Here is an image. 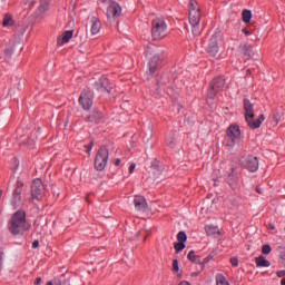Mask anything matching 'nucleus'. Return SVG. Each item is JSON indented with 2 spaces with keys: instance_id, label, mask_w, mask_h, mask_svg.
Wrapping results in <instances>:
<instances>
[{
  "instance_id": "obj_1",
  "label": "nucleus",
  "mask_w": 285,
  "mask_h": 285,
  "mask_svg": "<svg viewBox=\"0 0 285 285\" xmlns=\"http://www.w3.org/2000/svg\"><path fill=\"white\" fill-rule=\"evenodd\" d=\"M8 230L14 237L23 235L26 230H30V223L26 219V210L18 209L8 222Z\"/></svg>"
},
{
  "instance_id": "obj_2",
  "label": "nucleus",
  "mask_w": 285,
  "mask_h": 285,
  "mask_svg": "<svg viewBox=\"0 0 285 285\" xmlns=\"http://www.w3.org/2000/svg\"><path fill=\"white\" fill-rule=\"evenodd\" d=\"M188 19L191 26V32L194 37H199L202 35V29H199V23L202 21V9L197 0H189L188 2Z\"/></svg>"
},
{
  "instance_id": "obj_3",
  "label": "nucleus",
  "mask_w": 285,
  "mask_h": 285,
  "mask_svg": "<svg viewBox=\"0 0 285 285\" xmlns=\"http://www.w3.org/2000/svg\"><path fill=\"white\" fill-rule=\"evenodd\" d=\"M146 57L149 59V75H155L164 61V50L157 47H149L146 50Z\"/></svg>"
},
{
  "instance_id": "obj_4",
  "label": "nucleus",
  "mask_w": 285,
  "mask_h": 285,
  "mask_svg": "<svg viewBox=\"0 0 285 285\" xmlns=\"http://www.w3.org/2000/svg\"><path fill=\"white\" fill-rule=\"evenodd\" d=\"M244 110H245V120L247 121V125L252 130H257V128H261L262 122L264 119V115H261L256 120H255V109L253 107V104L248 99H244Z\"/></svg>"
},
{
  "instance_id": "obj_5",
  "label": "nucleus",
  "mask_w": 285,
  "mask_h": 285,
  "mask_svg": "<svg viewBox=\"0 0 285 285\" xmlns=\"http://www.w3.org/2000/svg\"><path fill=\"white\" fill-rule=\"evenodd\" d=\"M151 37L155 41H161L168 37V24L164 17H157L151 21Z\"/></svg>"
},
{
  "instance_id": "obj_6",
  "label": "nucleus",
  "mask_w": 285,
  "mask_h": 285,
  "mask_svg": "<svg viewBox=\"0 0 285 285\" xmlns=\"http://www.w3.org/2000/svg\"><path fill=\"white\" fill-rule=\"evenodd\" d=\"M242 139V129L238 125H230L226 130L225 146L230 150Z\"/></svg>"
},
{
  "instance_id": "obj_7",
  "label": "nucleus",
  "mask_w": 285,
  "mask_h": 285,
  "mask_svg": "<svg viewBox=\"0 0 285 285\" xmlns=\"http://www.w3.org/2000/svg\"><path fill=\"white\" fill-rule=\"evenodd\" d=\"M104 3L106 6V16L108 21H117V19L121 17V6L114 0H104Z\"/></svg>"
},
{
  "instance_id": "obj_8",
  "label": "nucleus",
  "mask_w": 285,
  "mask_h": 285,
  "mask_svg": "<svg viewBox=\"0 0 285 285\" xmlns=\"http://www.w3.org/2000/svg\"><path fill=\"white\" fill-rule=\"evenodd\" d=\"M224 86H226V79L224 77L215 78L209 85L207 97L209 99H215V97H217V92H222V90H224Z\"/></svg>"
},
{
  "instance_id": "obj_9",
  "label": "nucleus",
  "mask_w": 285,
  "mask_h": 285,
  "mask_svg": "<svg viewBox=\"0 0 285 285\" xmlns=\"http://www.w3.org/2000/svg\"><path fill=\"white\" fill-rule=\"evenodd\" d=\"M108 155L109 151L106 147L99 149L96 159H95V168L97 170H104L108 165Z\"/></svg>"
},
{
  "instance_id": "obj_10",
  "label": "nucleus",
  "mask_w": 285,
  "mask_h": 285,
  "mask_svg": "<svg viewBox=\"0 0 285 285\" xmlns=\"http://www.w3.org/2000/svg\"><path fill=\"white\" fill-rule=\"evenodd\" d=\"M43 199V183L37 178L31 185V202H41Z\"/></svg>"
},
{
  "instance_id": "obj_11",
  "label": "nucleus",
  "mask_w": 285,
  "mask_h": 285,
  "mask_svg": "<svg viewBox=\"0 0 285 285\" xmlns=\"http://www.w3.org/2000/svg\"><path fill=\"white\" fill-rule=\"evenodd\" d=\"M87 30L91 32L92 36L99 35L101 32V20L95 14H89L87 18Z\"/></svg>"
},
{
  "instance_id": "obj_12",
  "label": "nucleus",
  "mask_w": 285,
  "mask_h": 285,
  "mask_svg": "<svg viewBox=\"0 0 285 285\" xmlns=\"http://www.w3.org/2000/svg\"><path fill=\"white\" fill-rule=\"evenodd\" d=\"M243 167L249 173H257L259 170V159L255 156H247L243 159Z\"/></svg>"
},
{
  "instance_id": "obj_13",
  "label": "nucleus",
  "mask_w": 285,
  "mask_h": 285,
  "mask_svg": "<svg viewBox=\"0 0 285 285\" xmlns=\"http://www.w3.org/2000/svg\"><path fill=\"white\" fill-rule=\"evenodd\" d=\"M12 55H14V42L9 41L2 49L0 53V59L1 61H4L6 63H8V61L12 59Z\"/></svg>"
},
{
  "instance_id": "obj_14",
  "label": "nucleus",
  "mask_w": 285,
  "mask_h": 285,
  "mask_svg": "<svg viewBox=\"0 0 285 285\" xmlns=\"http://www.w3.org/2000/svg\"><path fill=\"white\" fill-rule=\"evenodd\" d=\"M21 193H23V183L18 184L12 193L11 205L13 208L21 206Z\"/></svg>"
},
{
  "instance_id": "obj_15",
  "label": "nucleus",
  "mask_w": 285,
  "mask_h": 285,
  "mask_svg": "<svg viewBox=\"0 0 285 285\" xmlns=\"http://www.w3.org/2000/svg\"><path fill=\"white\" fill-rule=\"evenodd\" d=\"M79 104L83 110H90L92 108V95L88 91H82L79 97Z\"/></svg>"
},
{
  "instance_id": "obj_16",
  "label": "nucleus",
  "mask_w": 285,
  "mask_h": 285,
  "mask_svg": "<svg viewBox=\"0 0 285 285\" xmlns=\"http://www.w3.org/2000/svg\"><path fill=\"white\" fill-rule=\"evenodd\" d=\"M50 1L51 0H40V4L35 12L36 19H43L46 17V12L50 10Z\"/></svg>"
},
{
  "instance_id": "obj_17",
  "label": "nucleus",
  "mask_w": 285,
  "mask_h": 285,
  "mask_svg": "<svg viewBox=\"0 0 285 285\" xmlns=\"http://www.w3.org/2000/svg\"><path fill=\"white\" fill-rule=\"evenodd\" d=\"M96 89L99 90V92H108L110 95L112 87H110V81L108 78L102 77L95 83Z\"/></svg>"
},
{
  "instance_id": "obj_18",
  "label": "nucleus",
  "mask_w": 285,
  "mask_h": 285,
  "mask_svg": "<svg viewBox=\"0 0 285 285\" xmlns=\"http://www.w3.org/2000/svg\"><path fill=\"white\" fill-rule=\"evenodd\" d=\"M134 206L138 213H146L148 210V203L144 196H135Z\"/></svg>"
},
{
  "instance_id": "obj_19",
  "label": "nucleus",
  "mask_w": 285,
  "mask_h": 285,
  "mask_svg": "<svg viewBox=\"0 0 285 285\" xmlns=\"http://www.w3.org/2000/svg\"><path fill=\"white\" fill-rule=\"evenodd\" d=\"M207 52L210 57H217L219 52V45L217 43V36H213L207 48Z\"/></svg>"
},
{
  "instance_id": "obj_20",
  "label": "nucleus",
  "mask_w": 285,
  "mask_h": 285,
  "mask_svg": "<svg viewBox=\"0 0 285 285\" xmlns=\"http://www.w3.org/2000/svg\"><path fill=\"white\" fill-rule=\"evenodd\" d=\"M71 39H72V30H68L58 37L57 43L59 46H66V43H68V41H70Z\"/></svg>"
},
{
  "instance_id": "obj_21",
  "label": "nucleus",
  "mask_w": 285,
  "mask_h": 285,
  "mask_svg": "<svg viewBox=\"0 0 285 285\" xmlns=\"http://www.w3.org/2000/svg\"><path fill=\"white\" fill-rule=\"evenodd\" d=\"M239 50L243 53L244 59H250V52L253 50V47L250 45L243 43L239 46Z\"/></svg>"
},
{
  "instance_id": "obj_22",
  "label": "nucleus",
  "mask_w": 285,
  "mask_h": 285,
  "mask_svg": "<svg viewBox=\"0 0 285 285\" xmlns=\"http://www.w3.org/2000/svg\"><path fill=\"white\" fill-rule=\"evenodd\" d=\"M89 121H95L96 124H101L104 121V114L99 110H94L89 116Z\"/></svg>"
},
{
  "instance_id": "obj_23",
  "label": "nucleus",
  "mask_w": 285,
  "mask_h": 285,
  "mask_svg": "<svg viewBox=\"0 0 285 285\" xmlns=\"http://www.w3.org/2000/svg\"><path fill=\"white\" fill-rule=\"evenodd\" d=\"M256 266L257 268H268V266H271V262L264 256H258L256 257Z\"/></svg>"
},
{
  "instance_id": "obj_24",
  "label": "nucleus",
  "mask_w": 285,
  "mask_h": 285,
  "mask_svg": "<svg viewBox=\"0 0 285 285\" xmlns=\"http://www.w3.org/2000/svg\"><path fill=\"white\" fill-rule=\"evenodd\" d=\"M187 259H189V262H193V264H202V256H197L195 254V250H190L188 253Z\"/></svg>"
},
{
  "instance_id": "obj_25",
  "label": "nucleus",
  "mask_w": 285,
  "mask_h": 285,
  "mask_svg": "<svg viewBox=\"0 0 285 285\" xmlns=\"http://www.w3.org/2000/svg\"><path fill=\"white\" fill-rule=\"evenodd\" d=\"M3 28H9V26H14V20L12 19V16L9 13L4 14L3 21H2Z\"/></svg>"
},
{
  "instance_id": "obj_26",
  "label": "nucleus",
  "mask_w": 285,
  "mask_h": 285,
  "mask_svg": "<svg viewBox=\"0 0 285 285\" xmlns=\"http://www.w3.org/2000/svg\"><path fill=\"white\" fill-rule=\"evenodd\" d=\"M216 285H230L228 281L226 279V276L223 274L216 275Z\"/></svg>"
},
{
  "instance_id": "obj_27",
  "label": "nucleus",
  "mask_w": 285,
  "mask_h": 285,
  "mask_svg": "<svg viewBox=\"0 0 285 285\" xmlns=\"http://www.w3.org/2000/svg\"><path fill=\"white\" fill-rule=\"evenodd\" d=\"M250 19H253V12L250 10H243V21L244 23H250Z\"/></svg>"
},
{
  "instance_id": "obj_28",
  "label": "nucleus",
  "mask_w": 285,
  "mask_h": 285,
  "mask_svg": "<svg viewBox=\"0 0 285 285\" xmlns=\"http://www.w3.org/2000/svg\"><path fill=\"white\" fill-rule=\"evenodd\" d=\"M166 144L173 148L175 146V132H169L165 139Z\"/></svg>"
},
{
  "instance_id": "obj_29",
  "label": "nucleus",
  "mask_w": 285,
  "mask_h": 285,
  "mask_svg": "<svg viewBox=\"0 0 285 285\" xmlns=\"http://www.w3.org/2000/svg\"><path fill=\"white\" fill-rule=\"evenodd\" d=\"M177 239L179 243L186 244V240L188 239L186 232H179L177 235Z\"/></svg>"
},
{
  "instance_id": "obj_30",
  "label": "nucleus",
  "mask_w": 285,
  "mask_h": 285,
  "mask_svg": "<svg viewBox=\"0 0 285 285\" xmlns=\"http://www.w3.org/2000/svg\"><path fill=\"white\" fill-rule=\"evenodd\" d=\"M215 257V253H210L207 257H205L203 261H200V266H206L213 258Z\"/></svg>"
},
{
  "instance_id": "obj_31",
  "label": "nucleus",
  "mask_w": 285,
  "mask_h": 285,
  "mask_svg": "<svg viewBox=\"0 0 285 285\" xmlns=\"http://www.w3.org/2000/svg\"><path fill=\"white\" fill-rule=\"evenodd\" d=\"M174 248H175L176 253H181V250H184V248H186V244L178 242L174 245Z\"/></svg>"
},
{
  "instance_id": "obj_32",
  "label": "nucleus",
  "mask_w": 285,
  "mask_h": 285,
  "mask_svg": "<svg viewBox=\"0 0 285 285\" xmlns=\"http://www.w3.org/2000/svg\"><path fill=\"white\" fill-rule=\"evenodd\" d=\"M271 250H272L271 245H263L262 247L263 255H271Z\"/></svg>"
},
{
  "instance_id": "obj_33",
  "label": "nucleus",
  "mask_w": 285,
  "mask_h": 285,
  "mask_svg": "<svg viewBox=\"0 0 285 285\" xmlns=\"http://www.w3.org/2000/svg\"><path fill=\"white\" fill-rule=\"evenodd\" d=\"M79 39H80V43H82L83 41H86V35L83 33H76V41L79 43Z\"/></svg>"
},
{
  "instance_id": "obj_34",
  "label": "nucleus",
  "mask_w": 285,
  "mask_h": 285,
  "mask_svg": "<svg viewBox=\"0 0 285 285\" xmlns=\"http://www.w3.org/2000/svg\"><path fill=\"white\" fill-rule=\"evenodd\" d=\"M173 271H175V273H179V261H173Z\"/></svg>"
},
{
  "instance_id": "obj_35",
  "label": "nucleus",
  "mask_w": 285,
  "mask_h": 285,
  "mask_svg": "<svg viewBox=\"0 0 285 285\" xmlns=\"http://www.w3.org/2000/svg\"><path fill=\"white\" fill-rule=\"evenodd\" d=\"M279 257H281V264H283V266H285V247H284V249L281 252Z\"/></svg>"
},
{
  "instance_id": "obj_36",
  "label": "nucleus",
  "mask_w": 285,
  "mask_h": 285,
  "mask_svg": "<svg viewBox=\"0 0 285 285\" xmlns=\"http://www.w3.org/2000/svg\"><path fill=\"white\" fill-rule=\"evenodd\" d=\"M230 264L232 266L237 267L239 266V261L237 258H230Z\"/></svg>"
},
{
  "instance_id": "obj_37",
  "label": "nucleus",
  "mask_w": 285,
  "mask_h": 285,
  "mask_svg": "<svg viewBox=\"0 0 285 285\" xmlns=\"http://www.w3.org/2000/svg\"><path fill=\"white\" fill-rule=\"evenodd\" d=\"M137 167V165H135V164H131L130 166H129V173H130V175H132V173H135V168Z\"/></svg>"
},
{
  "instance_id": "obj_38",
  "label": "nucleus",
  "mask_w": 285,
  "mask_h": 285,
  "mask_svg": "<svg viewBox=\"0 0 285 285\" xmlns=\"http://www.w3.org/2000/svg\"><path fill=\"white\" fill-rule=\"evenodd\" d=\"M242 32L246 35V37H250V31H248V29L244 28Z\"/></svg>"
},
{
  "instance_id": "obj_39",
  "label": "nucleus",
  "mask_w": 285,
  "mask_h": 285,
  "mask_svg": "<svg viewBox=\"0 0 285 285\" xmlns=\"http://www.w3.org/2000/svg\"><path fill=\"white\" fill-rule=\"evenodd\" d=\"M32 248H39V240L32 242Z\"/></svg>"
},
{
  "instance_id": "obj_40",
  "label": "nucleus",
  "mask_w": 285,
  "mask_h": 285,
  "mask_svg": "<svg viewBox=\"0 0 285 285\" xmlns=\"http://www.w3.org/2000/svg\"><path fill=\"white\" fill-rule=\"evenodd\" d=\"M3 267V254H0V271Z\"/></svg>"
},
{
  "instance_id": "obj_41",
  "label": "nucleus",
  "mask_w": 285,
  "mask_h": 285,
  "mask_svg": "<svg viewBox=\"0 0 285 285\" xmlns=\"http://www.w3.org/2000/svg\"><path fill=\"white\" fill-rule=\"evenodd\" d=\"M87 153H90V150H92V144H89L87 146H85Z\"/></svg>"
},
{
  "instance_id": "obj_42",
  "label": "nucleus",
  "mask_w": 285,
  "mask_h": 285,
  "mask_svg": "<svg viewBox=\"0 0 285 285\" xmlns=\"http://www.w3.org/2000/svg\"><path fill=\"white\" fill-rule=\"evenodd\" d=\"M284 276H285V271L277 272V277H284Z\"/></svg>"
},
{
  "instance_id": "obj_43",
  "label": "nucleus",
  "mask_w": 285,
  "mask_h": 285,
  "mask_svg": "<svg viewBox=\"0 0 285 285\" xmlns=\"http://www.w3.org/2000/svg\"><path fill=\"white\" fill-rule=\"evenodd\" d=\"M114 164H115V166H119V165L121 164V159L116 158V159L114 160Z\"/></svg>"
},
{
  "instance_id": "obj_44",
  "label": "nucleus",
  "mask_w": 285,
  "mask_h": 285,
  "mask_svg": "<svg viewBox=\"0 0 285 285\" xmlns=\"http://www.w3.org/2000/svg\"><path fill=\"white\" fill-rule=\"evenodd\" d=\"M267 228H268L269 230H275V225L269 223V224L267 225Z\"/></svg>"
},
{
  "instance_id": "obj_45",
  "label": "nucleus",
  "mask_w": 285,
  "mask_h": 285,
  "mask_svg": "<svg viewBox=\"0 0 285 285\" xmlns=\"http://www.w3.org/2000/svg\"><path fill=\"white\" fill-rule=\"evenodd\" d=\"M39 284H41V277L36 278L35 285H39Z\"/></svg>"
},
{
  "instance_id": "obj_46",
  "label": "nucleus",
  "mask_w": 285,
  "mask_h": 285,
  "mask_svg": "<svg viewBox=\"0 0 285 285\" xmlns=\"http://www.w3.org/2000/svg\"><path fill=\"white\" fill-rule=\"evenodd\" d=\"M179 285H190V283L186 282V281H183L179 283Z\"/></svg>"
},
{
  "instance_id": "obj_47",
  "label": "nucleus",
  "mask_w": 285,
  "mask_h": 285,
  "mask_svg": "<svg viewBox=\"0 0 285 285\" xmlns=\"http://www.w3.org/2000/svg\"><path fill=\"white\" fill-rule=\"evenodd\" d=\"M256 191L262 195V189L261 188H256Z\"/></svg>"
},
{
  "instance_id": "obj_48",
  "label": "nucleus",
  "mask_w": 285,
  "mask_h": 285,
  "mask_svg": "<svg viewBox=\"0 0 285 285\" xmlns=\"http://www.w3.org/2000/svg\"><path fill=\"white\" fill-rule=\"evenodd\" d=\"M282 285H285V277L281 281Z\"/></svg>"
},
{
  "instance_id": "obj_49",
  "label": "nucleus",
  "mask_w": 285,
  "mask_h": 285,
  "mask_svg": "<svg viewBox=\"0 0 285 285\" xmlns=\"http://www.w3.org/2000/svg\"><path fill=\"white\" fill-rule=\"evenodd\" d=\"M72 177V174L69 175V178Z\"/></svg>"
},
{
  "instance_id": "obj_50",
  "label": "nucleus",
  "mask_w": 285,
  "mask_h": 285,
  "mask_svg": "<svg viewBox=\"0 0 285 285\" xmlns=\"http://www.w3.org/2000/svg\"><path fill=\"white\" fill-rule=\"evenodd\" d=\"M281 249H282V252L284 250V248H283V247H281Z\"/></svg>"
},
{
  "instance_id": "obj_51",
  "label": "nucleus",
  "mask_w": 285,
  "mask_h": 285,
  "mask_svg": "<svg viewBox=\"0 0 285 285\" xmlns=\"http://www.w3.org/2000/svg\"><path fill=\"white\" fill-rule=\"evenodd\" d=\"M2 1H6V0H2Z\"/></svg>"
}]
</instances>
